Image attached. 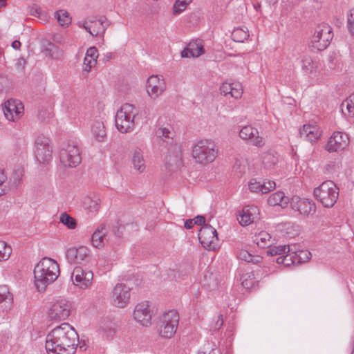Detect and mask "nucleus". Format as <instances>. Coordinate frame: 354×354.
<instances>
[{
    "label": "nucleus",
    "mask_w": 354,
    "mask_h": 354,
    "mask_svg": "<svg viewBox=\"0 0 354 354\" xmlns=\"http://www.w3.org/2000/svg\"><path fill=\"white\" fill-rule=\"evenodd\" d=\"M223 315L221 314H220L218 316V319L217 321L216 322L214 326H213V328L214 330H219L222 326H223Z\"/></svg>",
    "instance_id": "53"
},
{
    "label": "nucleus",
    "mask_w": 354,
    "mask_h": 354,
    "mask_svg": "<svg viewBox=\"0 0 354 354\" xmlns=\"http://www.w3.org/2000/svg\"><path fill=\"white\" fill-rule=\"evenodd\" d=\"M93 278V272L81 266H76L71 274L73 284L82 289H85L91 285Z\"/></svg>",
    "instance_id": "12"
},
{
    "label": "nucleus",
    "mask_w": 354,
    "mask_h": 354,
    "mask_svg": "<svg viewBox=\"0 0 354 354\" xmlns=\"http://www.w3.org/2000/svg\"><path fill=\"white\" fill-rule=\"evenodd\" d=\"M348 27L350 32L354 34V9L350 10L347 19Z\"/></svg>",
    "instance_id": "50"
},
{
    "label": "nucleus",
    "mask_w": 354,
    "mask_h": 354,
    "mask_svg": "<svg viewBox=\"0 0 354 354\" xmlns=\"http://www.w3.org/2000/svg\"><path fill=\"white\" fill-rule=\"evenodd\" d=\"M35 156L39 162H47L52 157V147L49 145L48 138L44 136L38 137L35 142Z\"/></svg>",
    "instance_id": "13"
},
{
    "label": "nucleus",
    "mask_w": 354,
    "mask_h": 354,
    "mask_svg": "<svg viewBox=\"0 0 354 354\" xmlns=\"http://www.w3.org/2000/svg\"><path fill=\"white\" fill-rule=\"evenodd\" d=\"M91 133L97 142H104L106 138V131L104 124L101 120H95L91 124Z\"/></svg>",
    "instance_id": "28"
},
{
    "label": "nucleus",
    "mask_w": 354,
    "mask_h": 354,
    "mask_svg": "<svg viewBox=\"0 0 354 354\" xmlns=\"http://www.w3.org/2000/svg\"><path fill=\"white\" fill-rule=\"evenodd\" d=\"M349 143L347 134L341 131H335L329 138L325 149L328 152H335L344 149Z\"/></svg>",
    "instance_id": "16"
},
{
    "label": "nucleus",
    "mask_w": 354,
    "mask_h": 354,
    "mask_svg": "<svg viewBox=\"0 0 354 354\" xmlns=\"http://www.w3.org/2000/svg\"><path fill=\"white\" fill-rule=\"evenodd\" d=\"M286 255H281L277 258L276 262L278 264H283L286 266H288V262H286Z\"/></svg>",
    "instance_id": "55"
},
{
    "label": "nucleus",
    "mask_w": 354,
    "mask_h": 354,
    "mask_svg": "<svg viewBox=\"0 0 354 354\" xmlns=\"http://www.w3.org/2000/svg\"><path fill=\"white\" fill-rule=\"evenodd\" d=\"M232 86H233V84L227 82L223 83L220 87L221 93L224 95H227V94L232 95Z\"/></svg>",
    "instance_id": "52"
},
{
    "label": "nucleus",
    "mask_w": 354,
    "mask_h": 354,
    "mask_svg": "<svg viewBox=\"0 0 354 354\" xmlns=\"http://www.w3.org/2000/svg\"><path fill=\"white\" fill-rule=\"evenodd\" d=\"M12 253V248L4 241H0V261L8 260Z\"/></svg>",
    "instance_id": "40"
},
{
    "label": "nucleus",
    "mask_w": 354,
    "mask_h": 354,
    "mask_svg": "<svg viewBox=\"0 0 354 354\" xmlns=\"http://www.w3.org/2000/svg\"><path fill=\"white\" fill-rule=\"evenodd\" d=\"M286 258L287 259H286V262H288V266L294 263V261L292 259V257L290 254H286Z\"/></svg>",
    "instance_id": "60"
},
{
    "label": "nucleus",
    "mask_w": 354,
    "mask_h": 354,
    "mask_svg": "<svg viewBox=\"0 0 354 354\" xmlns=\"http://www.w3.org/2000/svg\"><path fill=\"white\" fill-rule=\"evenodd\" d=\"M297 255L300 263L306 262L311 258V253L308 250H301Z\"/></svg>",
    "instance_id": "48"
},
{
    "label": "nucleus",
    "mask_w": 354,
    "mask_h": 354,
    "mask_svg": "<svg viewBox=\"0 0 354 354\" xmlns=\"http://www.w3.org/2000/svg\"><path fill=\"white\" fill-rule=\"evenodd\" d=\"M232 97L237 99L241 97L243 93L242 85L239 82L232 83Z\"/></svg>",
    "instance_id": "46"
},
{
    "label": "nucleus",
    "mask_w": 354,
    "mask_h": 354,
    "mask_svg": "<svg viewBox=\"0 0 354 354\" xmlns=\"http://www.w3.org/2000/svg\"><path fill=\"white\" fill-rule=\"evenodd\" d=\"M78 335L68 323L55 327L47 335L46 349L48 354H73Z\"/></svg>",
    "instance_id": "1"
},
{
    "label": "nucleus",
    "mask_w": 354,
    "mask_h": 354,
    "mask_svg": "<svg viewBox=\"0 0 354 354\" xmlns=\"http://www.w3.org/2000/svg\"><path fill=\"white\" fill-rule=\"evenodd\" d=\"M93 208L95 209V210H97V209H98V208H99V205H98V204H97V203H95V204L94 205Z\"/></svg>",
    "instance_id": "64"
},
{
    "label": "nucleus",
    "mask_w": 354,
    "mask_h": 354,
    "mask_svg": "<svg viewBox=\"0 0 354 354\" xmlns=\"http://www.w3.org/2000/svg\"><path fill=\"white\" fill-rule=\"evenodd\" d=\"M132 163L136 169L140 172L144 171L145 168L142 152L140 149H136L132 157Z\"/></svg>",
    "instance_id": "32"
},
{
    "label": "nucleus",
    "mask_w": 354,
    "mask_h": 354,
    "mask_svg": "<svg viewBox=\"0 0 354 354\" xmlns=\"http://www.w3.org/2000/svg\"><path fill=\"white\" fill-rule=\"evenodd\" d=\"M178 323H170L169 324H159L160 335L164 338H171L176 332Z\"/></svg>",
    "instance_id": "31"
},
{
    "label": "nucleus",
    "mask_w": 354,
    "mask_h": 354,
    "mask_svg": "<svg viewBox=\"0 0 354 354\" xmlns=\"http://www.w3.org/2000/svg\"><path fill=\"white\" fill-rule=\"evenodd\" d=\"M5 117L9 121L15 122L24 114V105L17 100H8L3 107Z\"/></svg>",
    "instance_id": "15"
},
{
    "label": "nucleus",
    "mask_w": 354,
    "mask_h": 354,
    "mask_svg": "<svg viewBox=\"0 0 354 354\" xmlns=\"http://www.w3.org/2000/svg\"><path fill=\"white\" fill-rule=\"evenodd\" d=\"M259 218V208L254 205H247L243 208L237 220L242 226H247Z\"/></svg>",
    "instance_id": "20"
},
{
    "label": "nucleus",
    "mask_w": 354,
    "mask_h": 354,
    "mask_svg": "<svg viewBox=\"0 0 354 354\" xmlns=\"http://www.w3.org/2000/svg\"><path fill=\"white\" fill-rule=\"evenodd\" d=\"M301 67L306 73H312L314 71V63L309 57H304L301 60Z\"/></svg>",
    "instance_id": "42"
},
{
    "label": "nucleus",
    "mask_w": 354,
    "mask_h": 354,
    "mask_svg": "<svg viewBox=\"0 0 354 354\" xmlns=\"http://www.w3.org/2000/svg\"><path fill=\"white\" fill-rule=\"evenodd\" d=\"M6 0H0V8L6 7Z\"/></svg>",
    "instance_id": "61"
},
{
    "label": "nucleus",
    "mask_w": 354,
    "mask_h": 354,
    "mask_svg": "<svg viewBox=\"0 0 354 354\" xmlns=\"http://www.w3.org/2000/svg\"><path fill=\"white\" fill-rule=\"evenodd\" d=\"M70 304L65 299L55 302L50 308L48 315L51 320H64L70 315Z\"/></svg>",
    "instance_id": "14"
},
{
    "label": "nucleus",
    "mask_w": 354,
    "mask_h": 354,
    "mask_svg": "<svg viewBox=\"0 0 354 354\" xmlns=\"http://www.w3.org/2000/svg\"><path fill=\"white\" fill-rule=\"evenodd\" d=\"M192 2V0H176L174 6V13H180L185 10L187 6Z\"/></svg>",
    "instance_id": "44"
},
{
    "label": "nucleus",
    "mask_w": 354,
    "mask_h": 354,
    "mask_svg": "<svg viewBox=\"0 0 354 354\" xmlns=\"http://www.w3.org/2000/svg\"><path fill=\"white\" fill-rule=\"evenodd\" d=\"M170 323H179V315L175 310L165 313L160 318V324H169Z\"/></svg>",
    "instance_id": "34"
},
{
    "label": "nucleus",
    "mask_w": 354,
    "mask_h": 354,
    "mask_svg": "<svg viewBox=\"0 0 354 354\" xmlns=\"http://www.w3.org/2000/svg\"><path fill=\"white\" fill-rule=\"evenodd\" d=\"M239 136L243 140H248L252 145L257 147L263 145V139L259 136L257 129L251 126H245L239 131Z\"/></svg>",
    "instance_id": "21"
},
{
    "label": "nucleus",
    "mask_w": 354,
    "mask_h": 354,
    "mask_svg": "<svg viewBox=\"0 0 354 354\" xmlns=\"http://www.w3.org/2000/svg\"><path fill=\"white\" fill-rule=\"evenodd\" d=\"M288 203V198H286L284 195V193L282 192H277L275 193L272 194L268 199V204L270 206H281L284 207Z\"/></svg>",
    "instance_id": "30"
},
{
    "label": "nucleus",
    "mask_w": 354,
    "mask_h": 354,
    "mask_svg": "<svg viewBox=\"0 0 354 354\" xmlns=\"http://www.w3.org/2000/svg\"><path fill=\"white\" fill-rule=\"evenodd\" d=\"M28 12L30 15L39 17L41 15V8L39 6L34 4L28 7Z\"/></svg>",
    "instance_id": "51"
},
{
    "label": "nucleus",
    "mask_w": 354,
    "mask_h": 354,
    "mask_svg": "<svg viewBox=\"0 0 354 354\" xmlns=\"http://www.w3.org/2000/svg\"><path fill=\"white\" fill-rule=\"evenodd\" d=\"M133 317L143 326H149L151 324L152 313L149 309L148 301H143L136 306Z\"/></svg>",
    "instance_id": "17"
},
{
    "label": "nucleus",
    "mask_w": 354,
    "mask_h": 354,
    "mask_svg": "<svg viewBox=\"0 0 354 354\" xmlns=\"http://www.w3.org/2000/svg\"><path fill=\"white\" fill-rule=\"evenodd\" d=\"M271 236L269 234L262 232L256 238L257 243L261 248L269 247L268 241H270Z\"/></svg>",
    "instance_id": "43"
},
{
    "label": "nucleus",
    "mask_w": 354,
    "mask_h": 354,
    "mask_svg": "<svg viewBox=\"0 0 354 354\" xmlns=\"http://www.w3.org/2000/svg\"><path fill=\"white\" fill-rule=\"evenodd\" d=\"M120 227L118 226H116L115 227L113 228L112 230V232L114 234L115 236H116L117 238H120L121 235H120Z\"/></svg>",
    "instance_id": "59"
},
{
    "label": "nucleus",
    "mask_w": 354,
    "mask_h": 354,
    "mask_svg": "<svg viewBox=\"0 0 354 354\" xmlns=\"http://www.w3.org/2000/svg\"><path fill=\"white\" fill-rule=\"evenodd\" d=\"M345 102L348 114L354 117V93L351 94Z\"/></svg>",
    "instance_id": "47"
},
{
    "label": "nucleus",
    "mask_w": 354,
    "mask_h": 354,
    "mask_svg": "<svg viewBox=\"0 0 354 354\" xmlns=\"http://www.w3.org/2000/svg\"><path fill=\"white\" fill-rule=\"evenodd\" d=\"M97 57L98 51L97 48L94 46L88 48L86 50V56L84 59V71L89 72L97 64Z\"/></svg>",
    "instance_id": "27"
},
{
    "label": "nucleus",
    "mask_w": 354,
    "mask_h": 354,
    "mask_svg": "<svg viewBox=\"0 0 354 354\" xmlns=\"http://www.w3.org/2000/svg\"><path fill=\"white\" fill-rule=\"evenodd\" d=\"M59 221L69 229H75L77 225L76 221L66 212L60 214Z\"/></svg>",
    "instance_id": "41"
},
{
    "label": "nucleus",
    "mask_w": 354,
    "mask_h": 354,
    "mask_svg": "<svg viewBox=\"0 0 354 354\" xmlns=\"http://www.w3.org/2000/svg\"><path fill=\"white\" fill-rule=\"evenodd\" d=\"M12 178H13V184H14L15 187H17L20 180V174H19L18 173H15L14 174V176H12Z\"/></svg>",
    "instance_id": "57"
},
{
    "label": "nucleus",
    "mask_w": 354,
    "mask_h": 354,
    "mask_svg": "<svg viewBox=\"0 0 354 354\" xmlns=\"http://www.w3.org/2000/svg\"><path fill=\"white\" fill-rule=\"evenodd\" d=\"M249 189L252 192L267 194L276 186V183L272 180H257L251 179L249 182Z\"/></svg>",
    "instance_id": "22"
},
{
    "label": "nucleus",
    "mask_w": 354,
    "mask_h": 354,
    "mask_svg": "<svg viewBox=\"0 0 354 354\" xmlns=\"http://www.w3.org/2000/svg\"><path fill=\"white\" fill-rule=\"evenodd\" d=\"M95 22V25L102 28V32L104 33L106 29L109 26V22L105 17H101L98 20H93Z\"/></svg>",
    "instance_id": "49"
},
{
    "label": "nucleus",
    "mask_w": 354,
    "mask_h": 354,
    "mask_svg": "<svg viewBox=\"0 0 354 354\" xmlns=\"http://www.w3.org/2000/svg\"><path fill=\"white\" fill-rule=\"evenodd\" d=\"M194 225V219H188L185 222V227L187 230L192 229Z\"/></svg>",
    "instance_id": "56"
},
{
    "label": "nucleus",
    "mask_w": 354,
    "mask_h": 354,
    "mask_svg": "<svg viewBox=\"0 0 354 354\" xmlns=\"http://www.w3.org/2000/svg\"><path fill=\"white\" fill-rule=\"evenodd\" d=\"M300 137L310 142L317 141L321 136V131L315 124H304L299 130Z\"/></svg>",
    "instance_id": "26"
},
{
    "label": "nucleus",
    "mask_w": 354,
    "mask_h": 354,
    "mask_svg": "<svg viewBox=\"0 0 354 354\" xmlns=\"http://www.w3.org/2000/svg\"><path fill=\"white\" fill-rule=\"evenodd\" d=\"M204 53L203 41L196 39L189 43L187 46L181 52L183 57H198Z\"/></svg>",
    "instance_id": "24"
},
{
    "label": "nucleus",
    "mask_w": 354,
    "mask_h": 354,
    "mask_svg": "<svg viewBox=\"0 0 354 354\" xmlns=\"http://www.w3.org/2000/svg\"><path fill=\"white\" fill-rule=\"evenodd\" d=\"M218 153L216 144L212 140L198 141L192 149V156L197 162L207 164L213 162Z\"/></svg>",
    "instance_id": "5"
},
{
    "label": "nucleus",
    "mask_w": 354,
    "mask_h": 354,
    "mask_svg": "<svg viewBox=\"0 0 354 354\" xmlns=\"http://www.w3.org/2000/svg\"><path fill=\"white\" fill-rule=\"evenodd\" d=\"M66 257L70 263H88L91 259L90 250L85 246L71 247L66 252Z\"/></svg>",
    "instance_id": "10"
},
{
    "label": "nucleus",
    "mask_w": 354,
    "mask_h": 354,
    "mask_svg": "<svg viewBox=\"0 0 354 354\" xmlns=\"http://www.w3.org/2000/svg\"><path fill=\"white\" fill-rule=\"evenodd\" d=\"M174 149H175V150H176L177 153H178L180 152V147L178 145H174Z\"/></svg>",
    "instance_id": "62"
},
{
    "label": "nucleus",
    "mask_w": 354,
    "mask_h": 354,
    "mask_svg": "<svg viewBox=\"0 0 354 354\" xmlns=\"http://www.w3.org/2000/svg\"><path fill=\"white\" fill-rule=\"evenodd\" d=\"M268 250H267L268 255L270 256H275V255H281L290 251L289 245H279V246H273L268 247Z\"/></svg>",
    "instance_id": "39"
},
{
    "label": "nucleus",
    "mask_w": 354,
    "mask_h": 354,
    "mask_svg": "<svg viewBox=\"0 0 354 354\" xmlns=\"http://www.w3.org/2000/svg\"><path fill=\"white\" fill-rule=\"evenodd\" d=\"M12 47L15 50H19L21 48V42L19 40H15L12 43Z\"/></svg>",
    "instance_id": "58"
},
{
    "label": "nucleus",
    "mask_w": 354,
    "mask_h": 354,
    "mask_svg": "<svg viewBox=\"0 0 354 354\" xmlns=\"http://www.w3.org/2000/svg\"><path fill=\"white\" fill-rule=\"evenodd\" d=\"M166 85L162 76L151 75L147 82V91L151 98L156 99L165 90Z\"/></svg>",
    "instance_id": "18"
},
{
    "label": "nucleus",
    "mask_w": 354,
    "mask_h": 354,
    "mask_svg": "<svg viewBox=\"0 0 354 354\" xmlns=\"http://www.w3.org/2000/svg\"><path fill=\"white\" fill-rule=\"evenodd\" d=\"M59 159L66 167H77L82 160L78 142L75 140L64 142L59 151Z\"/></svg>",
    "instance_id": "6"
},
{
    "label": "nucleus",
    "mask_w": 354,
    "mask_h": 354,
    "mask_svg": "<svg viewBox=\"0 0 354 354\" xmlns=\"http://www.w3.org/2000/svg\"><path fill=\"white\" fill-rule=\"evenodd\" d=\"M109 225L102 223L97 226L91 236V243L93 247L102 249L106 244H111V236L109 234Z\"/></svg>",
    "instance_id": "11"
},
{
    "label": "nucleus",
    "mask_w": 354,
    "mask_h": 354,
    "mask_svg": "<svg viewBox=\"0 0 354 354\" xmlns=\"http://www.w3.org/2000/svg\"><path fill=\"white\" fill-rule=\"evenodd\" d=\"M55 17L57 19L60 26H68L71 23V17L68 12L64 10H59L55 12Z\"/></svg>",
    "instance_id": "37"
},
{
    "label": "nucleus",
    "mask_w": 354,
    "mask_h": 354,
    "mask_svg": "<svg viewBox=\"0 0 354 354\" xmlns=\"http://www.w3.org/2000/svg\"><path fill=\"white\" fill-rule=\"evenodd\" d=\"M313 195L325 207H332L339 196V188L332 180H326L314 189Z\"/></svg>",
    "instance_id": "3"
},
{
    "label": "nucleus",
    "mask_w": 354,
    "mask_h": 354,
    "mask_svg": "<svg viewBox=\"0 0 354 354\" xmlns=\"http://www.w3.org/2000/svg\"><path fill=\"white\" fill-rule=\"evenodd\" d=\"M332 38L333 35L330 27L326 25L318 26L312 38V46L317 50H323L328 46Z\"/></svg>",
    "instance_id": "9"
},
{
    "label": "nucleus",
    "mask_w": 354,
    "mask_h": 354,
    "mask_svg": "<svg viewBox=\"0 0 354 354\" xmlns=\"http://www.w3.org/2000/svg\"><path fill=\"white\" fill-rule=\"evenodd\" d=\"M290 206L293 210L304 216H308L312 212H315V204L312 201L297 196L292 198Z\"/></svg>",
    "instance_id": "19"
},
{
    "label": "nucleus",
    "mask_w": 354,
    "mask_h": 354,
    "mask_svg": "<svg viewBox=\"0 0 354 354\" xmlns=\"http://www.w3.org/2000/svg\"><path fill=\"white\" fill-rule=\"evenodd\" d=\"M258 283L254 272L244 274L242 276V286L246 288H252Z\"/></svg>",
    "instance_id": "36"
},
{
    "label": "nucleus",
    "mask_w": 354,
    "mask_h": 354,
    "mask_svg": "<svg viewBox=\"0 0 354 354\" xmlns=\"http://www.w3.org/2000/svg\"><path fill=\"white\" fill-rule=\"evenodd\" d=\"M7 176L3 170L0 169V196L6 194L8 191Z\"/></svg>",
    "instance_id": "45"
},
{
    "label": "nucleus",
    "mask_w": 354,
    "mask_h": 354,
    "mask_svg": "<svg viewBox=\"0 0 354 354\" xmlns=\"http://www.w3.org/2000/svg\"><path fill=\"white\" fill-rule=\"evenodd\" d=\"M12 299L8 287L6 285L0 286V308L3 310L10 308Z\"/></svg>",
    "instance_id": "29"
},
{
    "label": "nucleus",
    "mask_w": 354,
    "mask_h": 354,
    "mask_svg": "<svg viewBox=\"0 0 354 354\" xmlns=\"http://www.w3.org/2000/svg\"><path fill=\"white\" fill-rule=\"evenodd\" d=\"M118 327L119 324L117 321L108 317L102 319L100 324V330L102 332L103 335L108 339L113 338Z\"/></svg>",
    "instance_id": "25"
},
{
    "label": "nucleus",
    "mask_w": 354,
    "mask_h": 354,
    "mask_svg": "<svg viewBox=\"0 0 354 354\" xmlns=\"http://www.w3.org/2000/svg\"><path fill=\"white\" fill-rule=\"evenodd\" d=\"M238 257L241 260L245 261L248 263H252L254 264L259 263L262 260V257L261 256H254L245 250H241L239 252Z\"/></svg>",
    "instance_id": "35"
},
{
    "label": "nucleus",
    "mask_w": 354,
    "mask_h": 354,
    "mask_svg": "<svg viewBox=\"0 0 354 354\" xmlns=\"http://www.w3.org/2000/svg\"><path fill=\"white\" fill-rule=\"evenodd\" d=\"M328 61L332 63L333 61V56H332V55L329 56Z\"/></svg>",
    "instance_id": "63"
},
{
    "label": "nucleus",
    "mask_w": 354,
    "mask_h": 354,
    "mask_svg": "<svg viewBox=\"0 0 354 354\" xmlns=\"http://www.w3.org/2000/svg\"><path fill=\"white\" fill-rule=\"evenodd\" d=\"M198 239L201 245L207 250H215L217 248L218 240L217 232L210 225H205L201 227L198 232Z\"/></svg>",
    "instance_id": "8"
},
{
    "label": "nucleus",
    "mask_w": 354,
    "mask_h": 354,
    "mask_svg": "<svg viewBox=\"0 0 354 354\" xmlns=\"http://www.w3.org/2000/svg\"><path fill=\"white\" fill-rule=\"evenodd\" d=\"M59 274L58 263L50 258H43L34 269L35 284L38 291H44L48 285L57 279Z\"/></svg>",
    "instance_id": "2"
},
{
    "label": "nucleus",
    "mask_w": 354,
    "mask_h": 354,
    "mask_svg": "<svg viewBox=\"0 0 354 354\" xmlns=\"http://www.w3.org/2000/svg\"><path fill=\"white\" fill-rule=\"evenodd\" d=\"M156 135L160 145L167 147L174 144L175 132L173 128L168 125L165 127H160L156 130Z\"/></svg>",
    "instance_id": "23"
},
{
    "label": "nucleus",
    "mask_w": 354,
    "mask_h": 354,
    "mask_svg": "<svg viewBox=\"0 0 354 354\" xmlns=\"http://www.w3.org/2000/svg\"><path fill=\"white\" fill-rule=\"evenodd\" d=\"M131 288L124 283H118L113 288L111 295V304L120 308L126 307L130 301Z\"/></svg>",
    "instance_id": "7"
},
{
    "label": "nucleus",
    "mask_w": 354,
    "mask_h": 354,
    "mask_svg": "<svg viewBox=\"0 0 354 354\" xmlns=\"http://www.w3.org/2000/svg\"><path fill=\"white\" fill-rule=\"evenodd\" d=\"M250 37L248 29L236 28L232 32V39L236 42H243Z\"/></svg>",
    "instance_id": "38"
},
{
    "label": "nucleus",
    "mask_w": 354,
    "mask_h": 354,
    "mask_svg": "<svg viewBox=\"0 0 354 354\" xmlns=\"http://www.w3.org/2000/svg\"><path fill=\"white\" fill-rule=\"evenodd\" d=\"M194 224L201 225L202 227L205 224V218L203 216L198 215L194 218Z\"/></svg>",
    "instance_id": "54"
},
{
    "label": "nucleus",
    "mask_w": 354,
    "mask_h": 354,
    "mask_svg": "<svg viewBox=\"0 0 354 354\" xmlns=\"http://www.w3.org/2000/svg\"><path fill=\"white\" fill-rule=\"evenodd\" d=\"M135 109L133 104L126 103L117 111L115 122V127L120 132L125 133L133 129L134 118L138 114Z\"/></svg>",
    "instance_id": "4"
},
{
    "label": "nucleus",
    "mask_w": 354,
    "mask_h": 354,
    "mask_svg": "<svg viewBox=\"0 0 354 354\" xmlns=\"http://www.w3.org/2000/svg\"><path fill=\"white\" fill-rule=\"evenodd\" d=\"M79 27L84 28L88 32H89L93 37L97 36L100 32H102V28L97 25H95V22L93 20H88L82 24L78 22Z\"/></svg>",
    "instance_id": "33"
}]
</instances>
